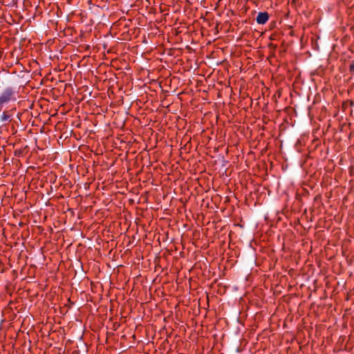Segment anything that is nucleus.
I'll return each mask as SVG.
<instances>
[{"instance_id":"nucleus-1","label":"nucleus","mask_w":354,"mask_h":354,"mask_svg":"<svg viewBox=\"0 0 354 354\" xmlns=\"http://www.w3.org/2000/svg\"><path fill=\"white\" fill-rule=\"evenodd\" d=\"M269 19L268 14L266 12H259L256 18L257 23L259 24H265Z\"/></svg>"},{"instance_id":"nucleus-2","label":"nucleus","mask_w":354,"mask_h":354,"mask_svg":"<svg viewBox=\"0 0 354 354\" xmlns=\"http://www.w3.org/2000/svg\"><path fill=\"white\" fill-rule=\"evenodd\" d=\"M9 119H10V115L6 112H3L1 117V120L2 122H6V121H8Z\"/></svg>"},{"instance_id":"nucleus-3","label":"nucleus","mask_w":354,"mask_h":354,"mask_svg":"<svg viewBox=\"0 0 354 354\" xmlns=\"http://www.w3.org/2000/svg\"><path fill=\"white\" fill-rule=\"evenodd\" d=\"M350 71L351 73H354V60L352 62V63L350 65Z\"/></svg>"}]
</instances>
